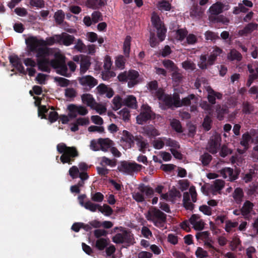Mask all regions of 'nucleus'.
Returning a JSON list of instances; mask_svg holds the SVG:
<instances>
[{"mask_svg": "<svg viewBox=\"0 0 258 258\" xmlns=\"http://www.w3.org/2000/svg\"><path fill=\"white\" fill-rule=\"evenodd\" d=\"M58 34L48 37L45 40L38 39L36 36H29L25 40L29 52L36 53V57H47L50 55V48L47 46H52L54 44H59Z\"/></svg>", "mask_w": 258, "mask_h": 258, "instance_id": "obj_1", "label": "nucleus"}, {"mask_svg": "<svg viewBox=\"0 0 258 258\" xmlns=\"http://www.w3.org/2000/svg\"><path fill=\"white\" fill-rule=\"evenodd\" d=\"M122 233H118L112 237V241L116 244L126 243L127 245L133 244L134 240L133 234L129 230L123 229L120 227Z\"/></svg>", "mask_w": 258, "mask_h": 258, "instance_id": "obj_7", "label": "nucleus"}, {"mask_svg": "<svg viewBox=\"0 0 258 258\" xmlns=\"http://www.w3.org/2000/svg\"><path fill=\"white\" fill-rule=\"evenodd\" d=\"M222 5L221 3H216L213 4L209 9V11L211 16H209V19L211 21L219 22V20L216 18V16L222 12Z\"/></svg>", "mask_w": 258, "mask_h": 258, "instance_id": "obj_14", "label": "nucleus"}, {"mask_svg": "<svg viewBox=\"0 0 258 258\" xmlns=\"http://www.w3.org/2000/svg\"><path fill=\"white\" fill-rule=\"evenodd\" d=\"M56 149L59 154H62L60 160L63 164H72L75 158L79 156V152L76 147H68L63 143L58 144Z\"/></svg>", "mask_w": 258, "mask_h": 258, "instance_id": "obj_2", "label": "nucleus"}, {"mask_svg": "<svg viewBox=\"0 0 258 258\" xmlns=\"http://www.w3.org/2000/svg\"><path fill=\"white\" fill-rule=\"evenodd\" d=\"M163 140L165 141V144L167 146L170 147L171 148L174 149H178L180 148V145L179 143L171 138H167L163 137Z\"/></svg>", "mask_w": 258, "mask_h": 258, "instance_id": "obj_39", "label": "nucleus"}, {"mask_svg": "<svg viewBox=\"0 0 258 258\" xmlns=\"http://www.w3.org/2000/svg\"><path fill=\"white\" fill-rule=\"evenodd\" d=\"M99 211L107 216H109L112 215L113 212L112 208L106 204H104L103 206L100 205Z\"/></svg>", "mask_w": 258, "mask_h": 258, "instance_id": "obj_46", "label": "nucleus"}, {"mask_svg": "<svg viewBox=\"0 0 258 258\" xmlns=\"http://www.w3.org/2000/svg\"><path fill=\"white\" fill-rule=\"evenodd\" d=\"M221 175L225 179L228 178V180L233 181L238 178V173L230 167H225L222 168L220 171Z\"/></svg>", "mask_w": 258, "mask_h": 258, "instance_id": "obj_12", "label": "nucleus"}, {"mask_svg": "<svg viewBox=\"0 0 258 258\" xmlns=\"http://www.w3.org/2000/svg\"><path fill=\"white\" fill-rule=\"evenodd\" d=\"M182 67L185 70L194 71L196 69V64L190 60H185L182 62Z\"/></svg>", "mask_w": 258, "mask_h": 258, "instance_id": "obj_62", "label": "nucleus"}, {"mask_svg": "<svg viewBox=\"0 0 258 258\" xmlns=\"http://www.w3.org/2000/svg\"><path fill=\"white\" fill-rule=\"evenodd\" d=\"M139 77L138 72L134 70L120 73L117 76L119 81L127 82V86L129 88H132L139 83Z\"/></svg>", "mask_w": 258, "mask_h": 258, "instance_id": "obj_5", "label": "nucleus"}, {"mask_svg": "<svg viewBox=\"0 0 258 258\" xmlns=\"http://www.w3.org/2000/svg\"><path fill=\"white\" fill-rule=\"evenodd\" d=\"M210 235L208 231L199 232L196 234V237L198 240H202L204 241L210 237Z\"/></svg>", "mask_w": 258, "mask_h": 258, "instance_id": "obj_58", "label": "nucleus"}, {"mask_svg": "<svg viewBox=\"0 0 258 258\" xmlns=\"http://www.w3.org/2000/svg\"><path fill=\"white\" fill-rule=\"evenodd\" d=\"M187 31L183 29H179L176 31L177 39L180 41H182L186 37Z\"/></svg>", "mask_w": 258, "mask_h": 258, "instance_id": "obj_61", "label": "nucleus"}, {"mask_svg": "<svg viewBox=\"0 0 258 258\" xmlns=\"http://www.w3.org/2000/svg\"><path fill=\"white\" fill-rule=\"evenodd\" d=\"M79 83L86 87L87 91L95 86L97 83V80L91 76H85L80 77L78 79Z\"/></svg>", "mask_w": 258, "mask_h": 258, "instance_id": "obj_11", "label": "nucleus"}, {"mask_svg": "<svg viewBox=\"0 0 258 258\" xmlns=\"http://www.w3.org/2000/svg\"><path fill=\"white\" fill-rule=\"evenodd\" d=\"M143 166L135 162L123 161L117 167V170L123 173L132 175L134 172H138L141 170Z\"/></svg>", "mask_w": 258, "mask_h": 258, "instance_id": "obj_6", "label": "nucleus"}, {"mask_svg": "<svg viewBox=\"0 0 258 258\" xmlns=\"http://www.w3.org/2000/svg\"><path fill=\"white\" fill-rule=\"evenodd\" d=\"M123 105L132 109L137 108L136 98L133 95H128L123 99Z\"/></svg>", "mask_w": 258, "mask_h": 258, "instance_id": "obj_29", "label": "nucleus"}, {"mask_svg": "<svg viewBox=\"0 0 258 258\" xmlns=\"http://www.w3.org/2000/svg\"><path fill=\"white\" fill-rule=\"evenodd\" d=\"M220 144L219 143V138L215 137L214 138L210 139L208 142V145L207 149L212 154L217 153L219 148Z\"/></svg>", "mask_w": 258, "mask_h": 258, "instance_id": "obj_20", "label": "nucleus"}, {"mask_svg": "<svg viewBox=\"0 0 258 258\" xmlns=\"http://www.w3.org/2000/svg\"><path fill=\"white\" fill-rule=\"evenodd\" d=\"M242 57L241 54L234 49L231 50L230 52L228 54V58L231 60L240 61Z\"/></svg>", "mask_w": 258, "mask_h": 258, "instance_id": "obj_37", "label": "nucleus"}, {"mask_svg": "<svg viewBox=\"0 0 258 258\" xmlns=\"http://www.w3.org/2000/svg\"><path fill=\"white\" fill-rule=\"evenodd\" d=\"M108 244V239L103 238L98 239L95 243V246L99 250H104Z\"/></svg>", "mask_w": 258, "mask_h": 258, "instance_id": "obj_35", "label": "nucleus"}, {"mask_svg": "<svg viewBox=\"0 0 258 258\" xmlns=\"http://www.w3.org/2000/svg\"><path fill=\"white\" fill-rule=\"evenodd\" d=\"M146 217L148 221L152 222L155 226L159 228H165L166 215L158 209L155 207L150 208Z\"/></svg>", "mask_w": 258, "mask_h": 258, "instance_id": "obj_3", "label": "nucleus"}, {"mask_svg": "<svg viewBox=\"0 0 258 258\" xmlns=\"http://www.w3.org/2000/svg\"><path fill=\"white\" fill-rule=\"evenodd\" d=\"M81 99L84 104H86L91 108H93L96 104L93 96L90 94H84L81 96Z\"/></svg>", "mask_w": 258, "mask_h": 258, "instance_id": "obj_31", "label": "nucleus"}, {"mask_svg": "<svg viewBox=\"0 0 258 258\" xmlns=\"http://www.w3.org/2000/svg\"><path fill=\"white\" fill-rule=\"evenodd\" d=\"M212 123V120L211 118L208 115L206 116L204 118V120L202 123V126L204 129L206 131H210L211 128Z\"/></svg>", "mask_w": 258, "mask_h": 258, "instance_id": "obj_52", "label": "nucleus"}, {"mask_svg": "<svg viewBox=\"0 0 258 258\" xmlns=\"http://www.w3.org/2000/svg\"><path fill=\"white\" fill-rule=\"evenodd\" d=\"M175 101H176V107H180L183 106H188L191 103V100H195V102L196 103L197 101V98L195 95L191 94L186 97L182 98L181 100L180 99L179 95L177 93V95L174 96Z\"/></svg>", "mask_w": 258, "mask_h": 258, "instance_id": "obj_10", "label": "nucleus"}, {"mask_svg": "<svg viewBox=\"0 0 258 258\" xmlns=\"http://www.w3.org/2000/svg\"><path fill=\"white\" fill-rule=\"evenodd\" d=\"M223 50L220 47L215 46L213 47V50L210 52V54L208 56L209 58V64L213 65L215 63V61L217 60L218 56L223 53Z\"/></svg>", "mask_w": 258, "mask_h": 258, "instance_id": "obj_23", "label": "nucleus"}, {"mask_svg": "<svg viewBox=\"0 0 258 258\" xmlns=\"http://www.w3.org/2000/svg\"><path fill=\"white\" fill-rule=\"evenodd\" d=\"M135 139V137H134L133 135L127 131L124 130L123 131L121 140L126 142L127 146L128 148H131L134 145Z\"/></svg>", "mask_w": 258, "mask_h": 258, "instance_id": "obj_26", "label": "nucleus"}, {"mask_svg": "<svg viewBox=\"0 0 258 258\" xmlns=\"http://www.w3.org/2000/svg\"><path fill=\"white\" fill-rule=\"evenodd\" d=\"M152 118L151 111L147 110L141 112L137 116V122L139 124H143Z\"/></svg>", "mask_w": 258, "mask_h": 258, "instance_id": "obj_28", "label": "nucleus"}, {"mask_svg": "<svg viewBox=\"0 0 258 258\" xmlns=\"http://www.w3.org/2000/svg\"><path fill=\"white\" fill-rule=\"evenodd\" d=\"M151 21L153 27L157 30V35L160 41H163L165 39L167 30L160 17L154 13L152 15Z\"/></svg>", "mask_w": 258, "mask_h": 258, "instance_id": "obj_9", "label": "nucleus"}, {"mask_svg": "<svg viewBox=\"0 0 258 258\" xmlns=\"http://www.w3.org/2000/svg\"><path fill=\"white\" fill-rule=\"evenodd\" d=\"M208 95L207 97L208 101L212 105L216 103V98L221 99L222 94L221 93L215 91L213 89L210 88L208 89Z\"/></svg>", "mask_w": 258, "mask_h": 258, "instance_id": "obj_25", "label": "nucleus"}, {"mask_svg": "<svg viewBox=\"0 0 258 258\" xmlns=\"http://www.w3.org/2000/svg\"><path fill=\"white\" fill-rule=\"evenodd\" d=\"M165 142L163 140V138H159L156 140H155L153 142V146L154 148L156 149H162L164 145H165Z\"/></svg>", "mask_w": 258, "mask_h": 258, "instance_id": "obj_56", "label": "nucleus"}, {"mask_svg": "<svg viewBox=\"0 0 258 258\" xmlns=\"http://www.w3.org/2000/svg\"><path fill=\"white\" fill-rule=\"evenodd\" d=\"M113 105V109L114 110H117L120 109L123 105V99L120 96L117 95L114 97L112 100Z\"/></svg>", "mask_w": 258, "mask_h": 258, "instance_id": "obj_42", "label": "nucleus"}, {"mask_svg": "<svg viewBox=\"0 0 258 258\" xmlns=\"http://www.w3.org/2000/svg\"><path fill=\"white\" fill-rule=\"evenodd\" d=\"M91 197L92 201L97 203H100L104 200V196L100 192H91Z\"/></svg>", "mask_w": 258, "mask_h": 258, "instance_id": "obj_54", "label": "nucleus"}, {"mask_svg": "<svg viewBox=\"0 0 258 258\" xmlns=\"http://www.w3.org/2000/svg\"><path fill=\"white\" fill-rule=\"evenodd\" d=\"M91 63L89 60L83 59L80 64V73L84 74L89 68Z\"/></svg>", "mask_w": 258, "mask_h": 258, "instance_id": "obj_55", "label": "nucleus"}, {"mask_svg": "<svg viewBox=\"0 0 258 258\" xmlns=\"http://www.w3.org/2000/svg\"><path fill=\"white\" fill-rule=\"evenodd\" d=\"M189 221L196 230H202L204 228L205 223L202 220L200 219V216L199 215H192Z\"/></svg>", "mask_w": 258, "mask_h": 258, "instance_id": "obj_18", "label": "nucleus"}, {"mask_svg": "<svg viewBox=\"0 0 258 258\" xmlns=\"http://www.w3.org/2000/svg\"><path fill=\"white\" fill-rule=\"evenodd\" d=\"M248 9L246 8L242 4L239 3L238 6L235 7L233 9V13L235 15L239 14L241 13H245L247 12Z\"/></svg>", "mask_w": 258, "mask_h": 258, "instance_id": "obj_51", "label": "nucleus"}, {"mask_svg": "<svg viewBox=\"0 0 258 258\" xmlns=\"http://www.w3.org/2000/svg\"><path fill=\"white\" fill-rule=\"evenodd\" d=\"M198 66L201 70H206L212 65L209 64V58H207V55L202 54L200 56Z\"/></svg>", "mask_w": 258, "mask_h": 258, "instance_id": "obj_34", "label": "nucleus"}, {"mask_svg": "<svg viewBox=\"0 0 258 258\" xmlns=\"http://www.w3.org/2000/svg\"><path fill=\"white\" fill-rule=\"evenodd\" d=\"M138 189L143 194L145 195L146 198H151L154 195V189L149 186L145 185L144 184L140 185L138 187Z\"/></svg>", "mask_w": 258, "mask_h": 258, "instance_id": "obj_33", "label": "nucleus"}, {"mask_svg": "<svg viewBox=\"0 0 258 258\" xmlns=\"http://www.w3.org/2000/svg\"><path fill=\"white\" fill-rule=\"evenodd\" d=\"M91 16L92 22L94 24H96L99 21H102L103 20L102 14L99 11L93 12L91 15Z\"/></svg>", "mask_w": 258, "mask_h": 258, "instance_id": "obj_60", "label": "nucleus"}, {"mask_svg": "<svg viewBox=\"0 0 258 258\" xmlns=\"http://www.w3.org/2000/svg\"><path fill=\"white\" fill-rule=\"evenodd\" d=\"M132 38L130 36H127L125 37L123 43V51L124 54L126 57L129 56L130 48H131V42Z\"/></svg>", "mask_w": 258, "mask_h": 258, "instance_id": "obj_40", "label": "nucleus"}, {"mask_svg": "<svg viewBox=\"0 0 258 258\" xmlns=\"http://www.w3.org/2000/svg\"><path fill=\"white\" fill-rule=\"evenodd\" d=\"M100 164L102 166L108 165L113 167L116 165V160L115 159H110L105 156H103L101 158Z\"/></svg>", "mask_w": 258, "mask_h": 258, "instance_id": "obj_38", "label": "nucleus"}, {"mask_svg": "<svg viewBox=\"0 0 258 258\" xmlns=\"http://www.w3.org/2000/svg\"><path fill=\"white\" fill-rule=\"evenodd\" d=\"M118 114L124 121H128L130 119L131 115L130 111L127 108H123L118 112Z\"/></svg>", "mask_w": 258, "mask_h": 258, "instance_id": "obj_57", "label": "nucleus"}, {"mask_svg": "<svg viewBox=\"0 0 258 258\" xmlns=\"http://www.w3.org/2000/svg\"><path fill=\"white\" fill-rule=\"evenodd\" d=\"M177 95V93H174L172 96L171 95L166 94L161 101L163 102V109L171 108L173 107H176V104L174 99V96Z\"/></svg>", "mask_w": 258, "mask_h": 258, "instance_id": "obj_17", "label": "nucleus"}, {"mask_svg": "<svg viewBox=\"0 0 258 258\" xmlns=\"http://www.w3.org/2000/svg\"><path fill=\"white\" fill-rule=\"evenodd\" d=\"M69 175L73 179L78 177L79 174V169L76 166H73L71 167L69 171Z\"/></svg>", "mask_w": 258, "mask_h": 258, "instance_id": "obj_63", "label": "nucleus"}, {"mask_svg": "<svg viewBox=\"0 0 258 258\" xmlns=\"http://www.w3.org/2000/svg\"><path fill=\"white\" fill-rule=\"evenodd\" d=\"M132 197L134 200L138 203H142L145 201V197L143 193L139 191H134L132 193Z\"/></svg>", "mask_w": 258, "mask_h": 258, "instance_id": "obj_53", "label": "nucleus"}, {"mask_svg": "<svg viewBox=\"0 0 258 258\" xmlns=\"http://www.w3.org/2000/svg\"><path fill=\"white\" fill-rule=\"evenodd\" d=\"M170 125L172 128L178 133L183 132L181 122L176 119H173L170 122Z\"/></svg>", "mask_w": 258, "mask_h": 258, "instance_id": "obj_41", "label": "nucleus"}, {"mask_svg": "<svg viewBox=\"0 0 258 258\" xmlns=\"http://www.w3.org/2000/svg\"><path fill=\"white\" fill-rule=\"evenodd\" d=\"M101 75L102 79L104 81H108L111 78H113L115 76V73L110 70H104L101 72Z\"/></svg>", "mask_w": 258, "mask_h": 258, "instance_id": "obj_44", "label": "nucleus"}, {"mask_svg": "<svg viewBox=\"0 0 258 258\" xmlns=\"http://www.w3.org/2000/svg\"><path fill=\"white\" fill-rule=\"evenodd\" d=\"M212 159V157L208 153H205L200 157V161L202 163L203 166H208Z\"/></svg>", "mask_w": 258, "mask_h": 258, "instance_id": "obj_48", "label": "nucleus"}, {"mask_svg": "<svg viewBox=\"0 0 258 258\" xmlns=\"http://www.w3.org/2000/svg\"><path fill=\"white\" fill-rule=\"evenodd\" d=\"M258 25L255 23H249L243 29L239 30L238 34L241 36H246L251 34L253 31L256 30Z\"/></svg>", "mask_w": 258, "mask_h": 258, "instance_id": "obj_22", "label": "nucleus"}, {"mask_svg": "<svg viewBox=\"0 0 258 258\" xmlns=\"http://www.w3.org/2000/svg\"><path fill=\"white\" fill-rule=\"evenodd\" d=\"M59 45H63L67 46H70L74 43L75 38L73 35L63 32L58 34Z\"/></svg>", "mask_w": 258, "mask_h": 258, "instance_id": "obj_15", "label": "nucleus"}, {"mask_svg": "<svg viewBox=\"0 0 258 258\" xmlns=\"http://www.w3.org/2000/svg\"><path fill=\"white\" fill-rule=\"evenodd\" d=\"M29 4L33 7L43 8L45 6V2L43 0H29Z\"/></svg>", "mask_w": 258, "mask_h": 258, "instance_id": "obj_59", "label": "nucleus"}, {"mask_svg": "<svg viewBox=\"0 0 258 258\" xmlns=\"http://www.w3.org/2000/svg\"><path fill=\"white\" fill-rule=\"evenodd\" d=\"M205 36L207 40H211L212 41L220 38L218 33L209 30L207 31L205 33Z\"/></svg>", "mask_w": 258, "mask_h": 258, "instance_id": "obj_50", "label": "nucleus"}, {"mask_svg": "<svg viewBox=\"0 0 258 258\" xmlns=\"http://www.w3.org/2000/svg\"><path fill=\"white\" fill-rule=\"evenodd\" d=\"M247 69L250 75L246 82V86L250 87L253 82L258 78V68L252 64H248Z\"/></svg>", "mask_w": 258, "mask_h": 258, "instance_id": "obj_16", "label": "nucleus"}, {"mask_svg": "<svg viewBox=\"0 0 258 258\" xmlns=\"http://www.w3.org/2000/svg\"><path fill=\"white\" fill-rule=\"evenodd\" d=\"M55 58L50 60V65L56 69V73L61 76L69 77L70 74L68 73V68L65 63V57L59 53H56Z\"/></svg>", "mask_w": 258, "mask_h": 258, "instance_id": "obj_4", "label": "nucleus"}, {"mask_svg": "<svg viewBox=\"0 0 258 258\" xmlns=\"http://www.w3.org/2000/svg\"><path fill=\"white\" fill-rule=\"evenodd\" d=\"M38 59L37 60V66L39 70L49 73L50 69L49 66L50 64V61L46 57H37Z\"/></svg>", "mask_w": 258, "mask_h": 258, "instance_id": "obj_19", "label": "nucleus"}, {"mask_svg": "<svg viewBox=\"0 0 258 258\" xmlns=\"http://www.w3.org/2000/svg\"><path fill=\"white\" fill-rule=\"evenodd\" d=\"M215 109L217 118L219 120H222L225 115L228 113V108L225 106H221L218 104L216 106Z\"/></svg>", "mask_w": 258, "mask_h": 258, "instance_id": "obj_30", "label": "nucleus"}, {"mask_svg": "<svg viewBox=\"0 0 258 258\" xmlns=\"http://www.w3.org/2000/svg\"><path fill=\"white\" fill-rule=\"evenodd\" d=\"M9 59L13 67L16 68L20 73L24 75L26 74V72L25 71L21 60L18 55H10L9 56Z\"/></svg>", "mask_w": 258, "mask_h": 258, "instance_id": "obj_13", "label": "nucleus"}, {"mask_svg": "<svg viewBox=\"0 0 258 258\" xmlns=\"http://www.w3.org/2000/svg\"><path fill=\"white\" fill-rule=\"evenodd\" d=\"M99 205L92 203L88 201L85 202V206L86 209L92 212H95L98 209L99 210Z\"/></svg>", "mask_w": 258, "mask_h": 258, "instance_id": "obj_47", "label": "nucleus"}, {"mask_svg": "<svg viewBox=\"0 0 258 258\" xmlns=\"http://www.w3.org/2000/svg\"><path fill=\"white\" fill-rule=\"evenodd\" d=\"M114 145L112 141L108 138H99L97 140H93L91 141L90 148L95 151L100 150L106 152Z\"/></svg>", "mask_w": 258, "mask_h": 258, "instance_id": "obj_8", "label": "nucleus"}, {"mask_svg": "<svg viewBox=\"0 0 258 258\" xmlns=\"http://www.w3.org/2000/svg\"><path fill=\"white\" fill-rule=\"evenodd\" d=\"M135 141L136 142L139 150L143 153H145L146 149L149 147L148 141L141 136L135 137Z\"/></svg>", "mask_w": 258, "mask_h": 258, "instance_id": "obj_21", "label": "nucleus"}, {"mask_svg": "<svg viewBox=\"0 0 258 258\" xmlns=\"http://www.w3.org/2000/svg\"><path fill=\"white\" fill-rule=\"evenodd\" d=\"M203 13L204 12L200 7L198 5H194L190 10V15L191 17H201Z\"/></svg>", "mask_w": 258, "mask_h": 258, "instance_id": "obj_36", "label": "nucleus"}, {"mask_svg": "<svg viewBox=\"0 0 258 258\" xmlns=\"http://www.w3.org/2000/svg\"><path fill=\"white\" fill-rule=\"evenodd\" d=\"M244 193L242 188L240 187L236 188L232 194V197L237 204H240L243 200Z\"/></svg>", "mask_w": 258, "mask_h": 258, "instance_id": "obj_32", "label": "nucleus"}, {"mask_svg": "<svg viewBox=\"0 0 258 258\" xmlns=\"http://www.w3.org/2000/svg\"><path fill=\"white\" fill-rule=\"evenodd\" d=\"M54 18L56 23L58 25H60L64 19V13L61 10H58L55 13Z\"/></svg>", "mask_w": 258, "mask_h": 258, "instance_id": "obj_45", "label": "nucleus"}, {"mask_svg": "<svg viewBox=\"0 0 258 258\" xmlns=\"http://www.w3.org/2000/svg\"><path fill=\"white\" fill-rule=\"evenodd\" d=\"M254 205L249 201H246L241 209V214L244 217L245 219H248L249 214L251 212Z\"/></svg>", "mask_w": 258, "mask_h": 258, "instance_id": "obj_24", "label": "nucleus"}, {"mask_svg": "<svg viewBox=\"0 0 258 258\" xmlns=\"http://www.w3.org/2000/svg\"><path fill=\"white\" fill-rule=\"evenodd\" d=\"M144 132L149 137H156L160 135L158 131L152 126L145 127Z\"/></svg>", "mask_w": 258, "mask_h": 258, "instance_id": "obj_43", "label": "nucleus"}, {"mask_svg": "<svg viewBox=\"0 0 258 258\" xmlns=\"http://www.w3.org/2000/svg\"><path fill=\"white\" fill-rule=\"evenodd\" d=\"M251 139V137L248 132L244 133L242 135L241 137V140L240 142V144L244 148L243 151L241 152H240V150H238V151L239 153H243L244 152H245L249 149V143Z\"/></svg>", "mask_w": 258, "mask_h": 258, "instance_id": "obj_27", "label": "nucleus"}, {"mask_svg": "<svg viewBox=\"0 0 258 258\" xmlns=\"http://www.w3.org/2000/svg\"><path fill=\"white\" fill-rule=\"evenodd\" d=\"M254 110L253 106L246 101L242 103V111L244 113L249 114Z\"/></svg>", "mask_w": 258, "mask_h": 258, "instance_id": "obj_49", "label": "nucleus"}, {"mask_svg": "<svg viewBox=\"0 0 258 258\" xmlns=\"http://www.w3.org/2000/svg\"><path fill=\"white\" fill-rule=\"evenodd\" d=\"M196 256L198 258H205L208 256L207 251L204 250L202 247H198L195 252Z\"/></svg>", "mask_w": 258, "mask_h": 258, "instance_id": "obj_64", "label": "nucleus"}]
</instances>
